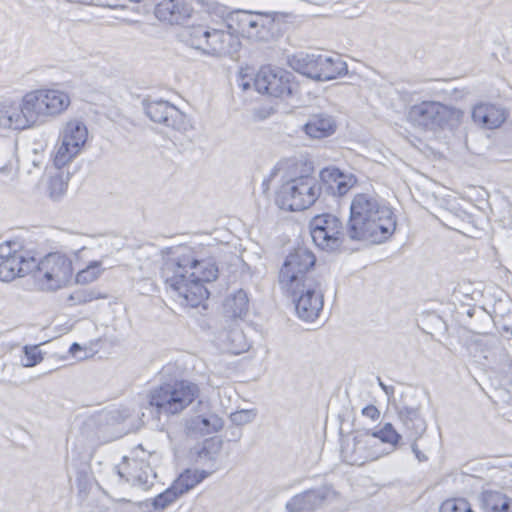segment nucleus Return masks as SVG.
<instances>
[{"instance_id": "16", "label": "nucleus", "mask_w": 512, "mask_h": 512, "mask_svg": "<svg viewBox=\"0 0 512 512\" xmlns=\"http://www.w3.org/2000/svg\"><path fill=\"white\" fill-rule=\"evenodd\" d=\"M318 181L322 186V195L342 197L357 183V178L337 167H326L320 171Z\"/></svg>"}, {"instance_id": "1", "label": "nucleus", "mask_w": 512, "mask_h": 512, "mask_svg": "<svg viewBox=\"0 0 512 512\" xmlns=\"http://www.w3.org/2000/svg\"><path fill=\"white\" fill-rule=\"evenodd\" d=\"M219 270L211 260H197L192 253L168 259L161 270L171 296L182 306L198 307L210 295L207 284L218 278Z\"/></svg>"}, {"instance_id": "14", "label": "nucleus", "mask_w": 512, "mask_h": 512, "mask_svg": "<svg viewBox=\"0 0 512 512\" xmlns=\"http://www.w3.org/2000/svg\"><path fill=\"white\" fill-rule=\"evenodd\" d=\"M87 137L88 130L83 122L69 121L61 133V144L54 157L55 166L61 169L72 161L82 150Z\"/></svg>"}, {"instance_id": "38", "label": "nucleus", "mask_w": 512, "mask_h": 512, "mask_svg": "<svg viewBox=\"0 0 512 512\" xmlns=\"http://www.w3.org/2000/svg\"><path fill=\"white\" fill-rule=\"evenodd\" d=\"M439 512H474L470 504L464 498L447 499L439 509Z\"/></svg>"}, {"instance_id": "8", "label": "nucleus", "mask_w": 512, "mask_h": 512, "mask_svg": "<svg viewBox=\"0 0 512 512\" xmlns=\"http://www.w3.org/2000/svg\"><path fill=\"white\" fill-rule=\"evenodd\" d=\"M32 275L42 291H55L65 286L71 279L73 267L71 259L65 254L53 252L39 260L35 257Z\"/></svg>"}, {"instance_id": "39", "label": "nucleus", "mask_w": 512, "mask_h": 512, "mask_svg": "<svg viewBox=\"0 0 512 512\" xmlns=\"http://www.w3.org/2000/svg\"><path fill=\"white\" fill-rule=\"evenodd\" d=\"M23 352L24 359L22 360V365L24 367L36 366L43 360L42 352L38 346H25Z\"/></svg>"}, {"instance_id": "30", "label": "nucleus", "mask_w": 512, "mask_h": 512, "mask_svg": "<svg viewBox=\"0 0 512 512\" xmlns=\"http://www.w3.org/2000/svg\"><path fill=\"white\" fill-rule=\"evenodd\" d=\"M209 475L210 472L205 470L199 471L187 469L179 475V477L172 483L171 487L175 492H177V495L181 497L201 483Z\"/></svg>"}, {"instance_id": "41", "label": "nucleus", "mask_w": 512, "mask_h": 512, "mask_svg": "<svg viewBox=\"0 0 512 512\" xmlns=\"http://www.w3.org/2000/svg\"><path fill=\"white\" fill-rule=\"evenodd\" d=\"M256 413L253 410H241L232 413L230 419L233 424L241 426L254 420Z\"/></svg>"}, {"instance_id": "42", "label": "nucleus", "mask_w": 512, "mask_h": 512, "mask_svg": "<svg viewBox=\"0 0 512 512\" xmlns=\"http://www.w3.org/2000/svg\"><path fill=\"white\" fill-rule=\"evenodd\" d=\"M69 300L72 301L73 304H82L92 301L93 297L91 293L77 291L70 295Z\"/></svg>"}, {"instance_id": "34", "label": "nucleus", "mask_w": 512, "mask_h": 512, "mask_svg": "<svg viewBox=\"0 0 512 512\" xmlns=\"http://www.w3.org/2000/svg\"><path fill=\"white\" fill-rule=\"evenodd\" d=\"M70 179L69 172L59 171L50 177L48 184V195L51 200L58 202L66 194L68 182Z\"/></svg>"}, {"instance_id": "12", "label": "nucleus", "mask_w": 512, "mask_h": 512, "mask_svg": "<svg viewBox=\"0 0 512 512\" xmlns=\"http://www.w3.org/2000/svg\"><path fill=\"white\" fill-rule=\"evenodd\" d=\"M292 78V73L286 70L265 66L256 74L253 86L259 93L285 99L292 96L297 89Z\"/></svg>"}, {"instance_id": "22", "label": "nucleus", "mask_w": 512, "mask_h": 512, "mask_svg": "<svg viewBox=\"0 0 512 512\" xmlns=\"http://www.w3.org/2000/svg\"><path fill=\"white\" fill-rule=\"evenodd\" d=\"M218 339L222 342L224 348L232 354L243 353L250 347L243 330L240 328L239 321H225Z\"/></svg>"}, {"instance_id": "27", "label": "nucleus", "mask_w": 512, "mask_h": 512, "mask_svg": "<svg viewBox=\"0 0 512 512\" xmlns=\"http://www.w3.org/2000/svg\"><path fill=\"white\" fill-rule=\"evenodd\" d=\"M322 55L320 53L300 52L291 58L290 66L300 74L317 81Z\"/></svg>"}, {"instance_id": "28", "label": "nucleus", "mask_w": 512, "mask_h": 512, "mask_svg": "<svg viewBox=\"0 0 512 512\" xmlns=\"http://www.w3.org/2000/svg\"><path fill=\"white\" fill-rule=\"evenodd\" d=\"M320 66L317 81H329L348 72L347 63L338 54L334 56L322 55Z\"/></svg>"}, {"instance_id": "24", "label": "nucleus", "mask_w": 512, "mask_h": 512, "mask_svg": "<svg viewBox=\"0 0 512 512\" xmlns=\"http://www.w3.org/2000/svg\"><path fill=\"white\" fill-rule=\"evenodd\" d=\"M471 117L476 124L494 129L506 120V112L495 104L479 103L473 107Z\"/></svg>"}, {"instance_id": "20", "label": "nucleus", "mask_w": 512, "mask_h": 512, "mask_svg": "<svg viewBox=\"0 0 512 512\" xmlns=\"http://www.w3.org/2000/svg\"><path fill=\"white\" fill-rule=\"evenodd\" d=\"M35 255L32 253L16 254L0 263V280L10 282L16 277L32 274L35 267Z\"/></svg>"}, {"instance_id": "50", "label": "nucleus", "mask_w": 512, "mask_h": 512, "mask_svg": "<svg viewBox=\"0 0 512 512\" xmlns=\"http://www.w3.org/2000/svg\"><path fill=\"white\" fill-rule=\"evenodd\" d=\"M378 381H379V385L380 387L386 392L388 393V387L381 381L380 378H378Z\"/></svg>"}, {"instance_id": "2", "label": "nucleus", "mask_w": 512, "mask_h": 512, "mask_svg": "<svg viewBox=\"0 0 512 512\" xmlns=\"http://www.w3.org/2000/svg\"><path fill=\"white\" fill-rule=\"evenodd\" d=\"M396 228L392 209L375 194H356L350 204L346 226L351 240L382 243L389 239Z\"/></svg>"}, {"instance_id": "45", "label": "nucleus", "mask_w": 512, "mask_h": 512, "mask_svg": "<svg viewBox=\"0 0 512 512\" xmlns=\"http://www.w3.org/2000/svg\"><path fill=\"white\" fill-rule=\"evenodd\" d=\"M416 441L417 440H412V445H411L412 451L414 452V454L416 455V457L419 461H426L427 457L421 451H419Z\"/></svg>"}, {"instance_id": "21", "label": "nucleus", "mask_w": 512, "mask_h": 512, "mask_svg": "<svg viewBox=\"0 0 512 512\" xmlns=\"http://www.w3.org/2000/svg\"><path fill=\"white\" fill-rule=\"evenodd\" d=\"M221 417L211 411L190 417L186 420L185 428L189 436H204L217 433L223 428Z\"/></svg>"}, {"instance_id": "5", "label": "nucleus", "mask_w": 512, "mask_h": 512, "mask_svg": "<svg viewBox=\"0 0 512 512\" xmlns=\"http://www.w3.org/2000/svg\"><path fill=\"white\" fill-rule=\"evenodd\" d=\"M199 395V388L195 383L187 380L164 382L153 388L148 395V405L152 416L154 412L159 415L178 414L189 406Z\"/></svg>"}, {"instance_id": "46", "label": "nucleus", "mask_w": 512, "mask_h": 512, "mask_svg": "<svg viewBox=\"0 0 512 512\" xmlns=\"http://www.w3.org/2000/svg\"><path fill=\"white\" fill-rule=\"evenodd\" d=\"M125 0H106V5L111 8H116L118 6H123Z\"/></svg>"}, {"instance_id": "4", "label": "nucleus", "mask_w": 512, "mask_h": 512, "mask_svg": "<svg viewBox=\"0 0 512 512\" xmlns=\"http://www.w3.org/2000/svg\"><path fill=\"white\" fill-rule=\"evenodd\" d=\"M287 175L276 193L275 202L283 210L302 211L311 207L322 195V186L312 175L313 167L298 161H290Z\"/></svg>"}, {"instance_id": "7", "label": "nucleus", "mask_w": 512, "mask_h": 512, "mask_svg": "<svg viewBox=\"0 0 512 512\" xmlns=\"http://www.w3.org/2000/svg\"><path fill=\"white\" fill-rule=\"evenodd\" d=\"M277 15L278 12L236 10L226 16L223 26L238 39L242 36L255 41H267L272 36L271 30Z\"/></svg>"}, {"instance_id": "15", "label": "nucleus", "mask_w": 512, "mask_h": 512, "mask_svg": "<svg viewBox=\"0 0 512 512\" xmlns=\"http://www.w3.org/2000/svg\"><path fill=\"white\" fill-rule=\"evenodd\" d=\"M117 474L132 486L148 490L157 477L150 463L144 459L123 457L121 466H116Z\"/></svg>"}, {"instance_id": "37", "label": "nucleus", "mask_w": 512, "mask_h": 512, "mask_svg": "<svg viewBox=\"0 0 512 512\" xmlns=\"http://www.w3.org/2000/svg\"><path fill=\"white\" fill-rule=\"evenodd\" d=\"M179 496L170 486L152 499V506L155 510H164L171 506Z\"/></svg>"}, {"instance_id": "25", "label": "nucleus", "mask_w": 512, "mask_h": 512, "mask_svg": "<svg viewBox=\"0 0 512 512\" xmlns=\"http://www.w3.org/2000/svg\"><path fill=\"white\" fill-rule=\"evenodd\" d=\"M398 418L410 440H418L426 431L427 424L418 408L403 406L398 409Z\"/></svg>"}, {"instance_id": "29", "label": "nucleus", "mask_w": 512, "mask_h": 512, "mask_svg": "<svg viewBox=\"0 0 512 512\" xmlns=\"http://www.w3.org/2000/svg\"><path fill=\"white\" fill-rule=\"evenodd\" d=\"M480 502L485 512H512V498L501 491H483Z\"/></svg>"}, {"instance_id": "6", "label": "nucleus", "mask_w": 512, "mask_h": 512, "mask_svg": "<svg viewBox=\"0 0 512 512\" xmlns=\"http://www.w3.org/2000/svg\"><path fill=\"white\" fill-rule=\"evenodd\" d=\"M464 116L462 110L438 101H422L408 111V119L413 125L433 132L457 130Z\"/></svg>"}, {"instance_id": "23", "label": "nucleus", "mask_w": 512, "mask_h": 512, "mask_svg": "<svg viewBox=\"0 0 512 512\" xmlns=\"http://www.w3.org/2000/svg\"><path fill=\"white\" fill-rule=\"evenodd\" d=\"M250 300L244 289L229 293L223 301V317L226 322L240 321L248 314Z\"/></svg>"}, {"instance_id": "17", "label": "nucleus", "mask_w": 512, "mask_h": 512, "mask_svg": "<svg viewBox=\"0 0 512 512\" xmlns=\"http://www.w3.org/2000/svg\"><path fill=\"white\" fill-rule=\"evenodd\" d=\"M333 490L328 485L306 490L293 496L285 505L288 512H312L320 508Z\"/></svg>"}, {"instance_id": "44", "label": "nucleus", "mask_w": 512, "mask_h": 512, "mask_svg": "<svg viewBox=\"0 0 512 512\" xmlns=\"http://www.w3.org/2000/svg\"><path fill=\"white\" fill-rule=\"evenodd\" d=\"M31 163L34 167L40 168L43 164V155H41L37 149L33 150V157L31 159Z\"/></svg>"}, {"instance_id": "47", "label": "nucleus", "mask_w": 512, "mask_h": 512, "mask_svg": "<svg viewBox=\"0 0 512 512\" xmlns=\"http://www.w3.org/2000/svg\"><path fill=\"white\" fill-rule=\"evenodd\" d=\"M202 3L207 6V11L212 12L215 10L217 3L212 0H202Z\"/></svg>"}, {"instance_id": "26", "label": "nucleus", "mask_w": 512, "mask_h": 512, "mask_svg": "<svg viewBox=\"0 0 512 512\" xmlns=\"http://www.w3.org/2000/svg\"><path fill=\"white\" fill-rule=\"evenodd\" d=\"M303 130L311 138H326L335 132L336 122L333 116L327 113L312 114Z\"/></svg>"}, {"instance_id": "13", "label": "nucleus", "mask_w": 512, "mask_h": 512, "mask_svg": "<svg viewBox=\"0 0 512 512\" xmlns=\"http://www.w3.org/2000/svg\"><path fill=\"white\" fill-rule=\"evenodd\" d=\"M142 105L146 116L154 123L180 132L191 128L186 114L166 100L144 99Z\"/></svg>"}, {"instance_id": "40", "label": "nucleus", "mask_w": 512, "mask_h": 512, "mask_svg": "<svg viewBox=\"0 0 512 512\" xmlns=\"http://www.w3.org/2000/svg\"><path fill=\"white\" fill-rule=\"evenodd\" d=\"M18 244L15 242H5L0 244V259L2 261L15 256L16 254H27L31 253L27 250H17Z\"/></svg>"}, {"instance_id": "35", "label": "nucleus", "mask_w": 512, "mask_h": 512, "mask_svg": "<svg viewBox=\"0 0 512 512\" xmlns=\"http://www.w3.org/2000/svg\"><path fill=\"white\" fill-rule=\"evenodd\" d=\"M371 436L373 439L392 445L393 448L397 447L402 439L401 434L391 423H385L379 430L372 432Z\"/></svg>"}, {"instance_id": "49", "label": "nucleus", "mask_w": 512, "mask_h": 512, "mask_svg": "<svg viewBox=\"0 0 512 512\" xmlns=\"http://www.w3.org/2000/svg\"><path fill=\"white\" fill-rule=\"evenodd\" d=\"M284 169L283 166H276L271 173V178L275 177L278 173H280Z\"/></svg>"}, {"instance_id": "48", "label": "nucleus", "mask_w": 512, "mask_h": 512, "mask_svg": "<svg viewBox=\"0 0 512 512\" xmlns=\"http://www.w3.org/2000/svg\"><path fill=\"white\" fill-rule=\"evenodd\" d=\"M81 350H82V347H81V346H80V344H79V343H77V342L72 343V345H71V346H70V348H69V352H70L73 356H75V355L77 354V352H78V351H81Z\"/></svg>"}, {"instance_id": "18", "label": "nucleus", "mask_w": 512, "mask_h": 512, "mask_svg": "<svg viewBox=\"0 0 512 512\" xmlns=\"http://www.w3.org/2000/svg\"><path fill=\"white\" fill-rule=\"evenodd\" d=\"M155 16L171 25H183L191 18L192 6L186 0H162L155 6Z\"/></svg>"}, {"instance_id": "36", "label": "nucleus", "mask_w": 512, "mask_h": 512, "mask_svg": "<svg viewBox=\"0 0 512 512\" xmlns=\"http://www.w3.org/2000/svg\"><path fill=\"white\" fill-rule=\"evenodd\" d=\"M101 261H92L89 265L76 274L78 284H89L95 281L102 273Z\"/></svg>"}, {"instance_id": "53", "label": "nucleus", "mask_w": 512, "mask_h": 512, "mask_svg": "<svg viewBox=\"0 0 512 512\" xmlns=\"http://www.w3.org/2000/svg\"><path fill=\"white\" fill-rule=\"evenodd\" d=\"M268 181H269V180H266V179H265V180L263 181V183H262V184H263V186H265V185L267 184V182H268Z\"/></svg>"}, {"instance_id": "52", "label": "nucleus", "mask_w": 512, "mask_h": 512, "mask_svg": "<svg viewBox=\"0 0 512 512\" xmlns=\"http://www.w3.org/2000/svg\"><path fill=\"white\" fill-rule=\"evenodd\" d=\"M199 405L202 406V407H205V408L208 406L207 403H203L202 401H199Z\"/></svg>"}, {"instance_id": "10", "label": "nucleus", "mask_w": 512, "mask_h": 512, "mask_svg": "<svg viewBox=\"0 0 512 512\" xmlns=\"http://www.w3.org/2000/svg\"><path fill=\"white\" fill-rule=\"evenodd\" d=\"M283 292L292 299L301 320L313 322L320 316L324 305L322 280L308 279L306 284L298 285L294 291Z\"/></svg>"}, {"instance_id": "32", "label": "nucleus", "mask_w": 512, "mask_h": 512, "mask_svg": "<svg viewBox=\"0 0 512 512\" xmlns=\"http://www.w3.org/2000/svg\"><path fill=\"white\" fill-rule=\"evenodd\" d=\"M366 447L367 441H365L361 436H356L354 438L353 451L349 456V463L351 465L361 466L367 461L378 459L380 455L373 451H368Z\"/></svg>"}, {"instance_id": "51", "label": "nucleus", "mask_w": 512, "mask_h": 512, "mask_svg": "<svg viewBox=\"0 0 512 512\" xmlns=\"http://www.w3.org/2000/svg\"><path fill=\"white\" fill-rule=\"evenodd\" d=\"M241 86H242L243 90H247L251 87V84L249 82H243L241 84Z\"/></svg>"}, {"instance_id": "33", "label": "nucleus", "mask_w": 512, "mask_h": 512, "mask_svg": "<svg viewBox=\"0 0 512 512\" xmlns=\"http://www.w3.org/2000/svg\"><path fill=\"white\" fill-rule=\"evenodd\" d=\"M208 32L209 27L197 25L187 28L183 33V37L187 45L204 53Z\"/></svg>"}, {"instance_id": "9", "label": "nucleus", "mask_w": 512, "mask_h": 512, "mask_svg": "<svg viewBox=\"0 0 512 512\" xmlns=\"http://www.w3.org/2000/svg\"><path fill=\"white\" fill-rule=\"evenodd\" d=\"M315 255L306 248H298L289 253L278 274V283L282 291H294L298 285L306 284L307 280H322L316 275L314 266Z\"/></svg>"}, {"instance_id": "31", "label": "nucleus", "mask_w": 512, "mask_h": 512, "mask_svg": "<svg viewBox=\"0 0 512 512\" xmlns=\"http://www.w3.org/2000/svg\"><path fill=\"white\" fill-rule=\"evenodd\" d=\"M221 444L214 438L205 439L200 445L195 446L191 453L195 456L196 462H211L215 461Z\"/></svg>"}, {"instance_id": "43", "label": "nucleus", "mask_w": 512, "mask_h": 512, "mask_svg": "<svg viewBox=\"0 0 512 512\" xmlns=\"http://www.w3.org/2000/svg\"><path fill=\"white\" fill-rule=\"evenodd\" d=\"M362 415L370 418L371 420H376L380 416L379 410L374 405H367L362 409Z\"/></svg>"}, {"instance_id": "11", "label": "nucleus", "mask_w": 512, "mask_h": 512, "mask_svg": "<svg viewBox=\"0 0 512 512\" xmlns=\"http://www.w3.org/2000/svg\"><path fill=\"white\" fill-rule=\"evenodd\" d=\"M310 234L313 242L322 250H338L345 235L341 220L330 213L316 215L310 221Z\"/></svg>"}, {"instance_id": "19", "label": "nucleus", "mask_w": 512, "mask_h": 512, "mask_svg": "<svg viewBox=\"0 0 512 512\" xmlns=\"http://www.w3.org/2000/svg\"><path fill=\"white\" fill-rule=\"evenodd\" d=\"M223 28L210 29L206 35L207 44L204 54L207 55H231L238 51L240 46L239 39L234 36L229 29Z\"/></svg>"}, {"instance_id": "3", "label": "nucleus", "mask_w": 512, "mask_h": 512, "mask_svg": "<svg viewBox=\"0 0 512 512\" xmlns=\"http://www.w3.org/2000/svg\"><path fill=\"white\" fill-rule=\"evenodd\" d=\"M70 104L67 93L57 89H39L26 93L19 104L0 105V127L24 130L47 117L62 113Z\"/></svg>"}]
</instances>
